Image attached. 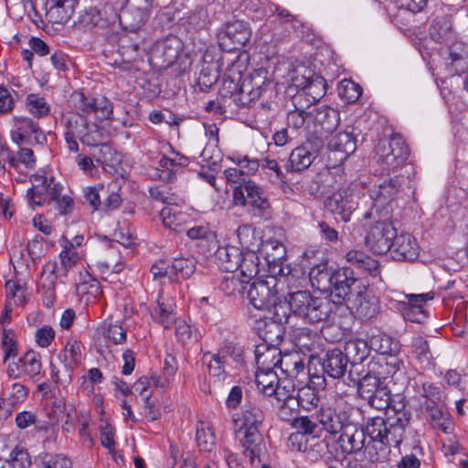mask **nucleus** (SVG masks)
I'll return each mask as SVG.
<instances>
[{
	"instance_id": "f257e3e1",
	"label": "nucleus",
	"mask_w": 468,
	"mask_h": 468,
	"mask_svg": "<svg viewBox=\"0 0 468 468\" xmlns=\"http://www.w3.org/2000/svg\"><path fill=\"white\" fill-rule=\"evenodd\" d=\"M409 422L407 412H395L387 419L370 418L365 429L351 421L341 431L340 447L344 453L355 455L361 462H387L391 447L400 444Z\"/></svg>"
},
{
	"instance_id": "f03ea898",
	"label": "nucleus",
	"mask_w": 468,
	"mask_h": 468,
	"mask_svg": "<svg viewBox=\"0 0 468 468\" xmlns=\"http://www.w3.org/2000/svg\"><path fill=\"white\" fill-rule=\"evenodd\" d=\"M333 303L326 298L315 297L309 291L289 292L283 304L276 310L277 324L286 323L290 314L301 318L304 323L317 324L327 320Z\"/></svg>"
},
{
	"instance_id": "7ed1b4c3",
	"label": "nucleus",
	"mask_w": 468,
	"mask_h": 468,
	"mask_svg": "<svg viewBox=\"0 0 468 468\" xmlns=\"http://www.w3.org/2000/svg\"><path fill=\"white\" fill-rule=\"evenodd\" d=\"M148 60L156 70L175 66L179 73L186 71L192 64L188 53L184 52L183 42L176 36L156 41L149 51Z\"/></svg>"
},
{
	"instance_id": "20e7f679",
	"label": "nucleus",
	"mask_w": 468,
	"mask_h": 468,
	"mask_svg": "<svg viewBox=\"0 0 468 468\" xmlns=\"http://www.w3.org/2000/svg\"><path fill=\"white\" fill-rule=\"evenodd\" d=\"M281 277L277 280L271 277L269 280L254 281L249 289L248 298L254 308L264 311L265 318L277 324L276 310L283 304V299L278 294L277 285L281 282Z\"/></svg>"
},
{
	"instance_id": "39448f33",
	"label": "nucleus",
	"mask_w": 468,
	"mask_h": 468,
	"mask_svg": "<svg viewBox=\"0 0 468 468\" xmlns=\"http://www.w3.org/2000/svg\"><path fill=\"white\" fill-rule=\"evenodd\" d=\"M409 154L408 145L399 135L380 141L376 148V161L380 173H395L406 163Z\"/></svg>"
},
{
	"instance_id": "423d86ee",
	"label": "nucleus",
	"mask_w": 468,
	"mask_h": 468,
	"mask_svg": "<svg viewBox=\"0 0 468 468\" xmlns=\"http://www.w3.org/2000/svg\"><path fill=\"white\" fill-rule=\"evenodd\" d=\"M400 186L399 177L395 176L372 188L369 191L372 206L364 214V218H375L376 216L392 218L393 203L400 191Z\"/></svg>"
},
{
	"instance_id": "0eeeda50",
	"label": "nucleus",
	"mask_w": 468,
	"mask_h": 468,
	"mask_svg": "<svg viewBox=\"0 0 468 468\" xmlns=\"http://www.w3.org/2000/svg\"><path fill=\"white\" fill-rule=\"evenodd\" d=\"M374 224L368 229L365 243L367 247L376 254H384L391 250L397 236L391 218L383 216H376Z\"/></svg>"
},
{
	"instance_id": "6e6552de",
	"label": "nucleus",
	"mask_w": 468,
	"mask_h": 468,
	"mask_svg": "<svg viewBox=\"0 0 468 468\" xmlns=\"http://www.w3.org/2000/svg\"><path fill=\"white\" fill-rule=\"evenodd\" d=\"M31 180L32 186L27 191V199L31 207L51 204L64 189V186L56 182L52 176L36 174Z\"/></svg>"
},
{
	"instance_id": "1a4fd4ad",
	"label": "nucleus",
	"mask_w": 468,
	"mask_h": 468,
	"mask_svg": "<svg viewBox=\"0 0 468 468\" xmlns=\"http://www.w3.org/2000/svg\"><path fill=\"white\" fill-rule=\"evenodd\" d=\"M62 122L66 128L65 133L78 136L83 144L98 145L102 140L99 126L94 122H89L80 113L69 112L63 116Z\"/></svg>"
},
{
	"instance_id": "9d476101",
	"label": "nucleus",
	"mask_w": 468,
	"mask_h": 468,
	"mask_svg": "<svg viewBox=\"0 0 468 468\" xmlns=\"http://www.w3.org/2000/svg\"><path fill=\"white\" fill-rule=\"evenodd\" d=\"M11 138L18 145L43 144L47 138L38 123L28 117H14Z\"/></svg>"
},
{
	"instance_id": "9b49d317",
	"label": "nucleus",
	"mask_w": 468,
	"mask_h": 468,
	"mask_svg": "<svg viewBox=\"0 0 468 468\" xmlns=\"http://www.w3.org/2000/svg\"><path fill=\"white\" fill-rule=\"evenodd\" d=\"M251 37V28L242 20L228 22L218 36L219 45L226 50L239 49Z\"/></svg>"
},
{
	"instance_id": "f8f14e48",
	"label": "nucleus",
	"mask_w": 468,
	"mask_h": 468,
	"mask_svg": "<svg viewBox=\"0 0 468 468\" xmlns=\"http://www.w3.org/2000/svg\"><path fill=\"white\" fill-rule=\"evenodd\" d=\"M360 282L353 276V271L349 268H340L331 271V280L328 286L331 295L337 302H347L351 295L355 294Z\"/></svg>"
},
{
	"instance_id": "ddd939ff",
	"label": "nucleus",
	"mask_w": 468,
	"mask_h": 468,
	"mask_svg": "<svg viewBox=\"0 0 468 468\" xmlns=\"http://www.w3.org/2000/svg\"><path fill=\"white\" fill-rule=\"evenodd\" d=\"M75 108L81 112L84 117L93 114L99 121L110 120L112 116V103L102 97L96 99L87 97L83 93H76L73 96Z\"/></svg>"
},
{
	"instance_id": "4468645a",
	"label": "nucleus",
	"mask_w": 468,
	"mask_h": 468,
	"mask_svg": "<svg viewBox=\"0 0 468 468\" xmlns=\"http://www.w3.org/2000/svg\"><path fill=\"white\" fill-rule=\"evenodd\" d=\"M261 245V250L264 254L272 274L284 278L287 281L291 270L288 266H283V261L286 258L284 245L274 239L262 241Z\"/></svg>"
},
{
	"instance_id": "2eb2a0df",
	"label": "nucleus",
	"mask_w": 468,
	"mask_h": 468,
	"mask_svg": "<svg viewBox=\"0 0 468 468\" xmlns=\"http://www.w3.org/2000/svg\"><path fill=\"white\" fill-rule=\"evenodd\" d=\"M356 149V140L351 131H344L333 134L328 142V159L335 166L342 164Z\"/></svg>"
},
{
	"instance_id": "dca6fc26",
	"label": "nucleus",
	"mask_w": 468,
	"mask_h": 468,
	"mask_svg": "<svg viewBox=\"0 0 468 468\" xmlns=\"http://www.w3.org/2000/svg\"><path fill=\"white\" fill-rule=\"evenodd\" d=\"M265 420L261 408L255 402H247L239 413L233 416V422L239 431L244 432H260Z\"/></svg>"
},
{
	"instance_id": "f3484780",
	"label": "nucleus",
	"mask_w": 468,
	"mask_h": 468,
	"mask_svg": "<svg viewBox=\"0 0 468 468\" xmlns=\"http://www.w3.org/2000/svg\"><path fill=\"white\" fill-rule=\"evenodd\" d=\"M318 146L307 141L294 148L287 160V172L299 173L307 169L318 156Z\"/></svg>"
},
{
	"instance_id": "a211bd4d",
	"label": "nucleus",
	"mask_w": 468,
	"mask_h": 468,
	"mask_svg": "<svg viewBox=\"0 0 468 468\" xmlns=\"http://www.w3.org/2000/svg\"><path fill=\"white\" fill-rule=\"evenodd\" d=\"M80 23L88 30L94 27L103 28L117 23V12L109 5H105L101 10L90 7L81 15Z\"/></svg>"
},
{
	"instance_id": "6ab92c4d",
	"label": "nucleus",
	"mask_w": 468,
	"mask_h": 468,
	"mask_svg": "<svg viewBox=\"0 0 468 468\" xmlns=\"http://www.w3.org/2000/svg\"><path fill=\"white\" fill-rule=\"evenodd\" d=\"M315 416L316 420L331 434L341 432L351 422L346 411H337L330 406L321 407Z\"/></svg>"
},
{
	"instance_id": "aec40b11",
	"label": "nucleus",
	"mask_w": 468,
	"mask_h": 468,
	"mask_svg": "<svg viewBox=\"0 0 468 468\" xmlns=\"http://www.w3.org/2000/svg\"><path fill=\"white\" fill-rule=\"evenodd\" d=\"M446 68L452 75H460L468 69V44L463 41L452 43L444 58Z\"/></svg>"
},
{
	"instance_id": "412c9836",
	"label": "nucleus",
	"mask_w": 468,
	"mask_h": 468,
	"mask_svg": "<svg viewBox=\"0 0 468 468\" xmlns=\"http://www.w3.org/2000/svg\"><path fill=\"white\" fill-rule=\"evenodd\" d=\"M325 205L331 212L341 215L345 221L349 220L350 215L356 208V202L348 188L335 192L326 199Z\"/></svg>"
},
{
	"instance_id": "4be33fe9",
	"label": "nucleus",
	"mask_w": 468,
	"mask_h": 468,
	"mask_svg": "<svg viewBox=\"0 0 468 468\" xmlns=\"http://www.w3.org/2000/svg\"><path fill=\"white\" fill-rule=\"evenodd\" d=\"M312 119L317 126L315 133L321 137L333 133L340 122L339 112L328 106H323L312 112Z\"/></svg>"
},
{
	"instance_id": "5701e85b",
	"label": "nucleus",
	"mask_w": 468,
	"mask_h": 468,
	"mask_svg": "<svg viewBox=\"0 0 468 468\" xmlns=\"http://www.w3.org/2000/svg\"><path fill=\"white\" fill-rule=\"evenodd\" d=\"M41 361L38 353L29 350L22 357H20L14 366L8 367V375L15 378L22 375L27 376L30 378H35L40 374Z\"/></svg>"
},
{
	"instance_id": "b1692460",
	"label": "nucleus",
	"mask_w": 468,
	"mask_h": 468,
	"mask_svg": "<svg viewBox=\"0 0 468 468\" xmlns=\"http://www.w3.org/2000/svg\"><path fill=\"white\" fill-rule=\"evenodd\" d=\"M350 308L355 309L356 314L364 318L370 319L379 312L378 301L366 295V288L358 286L355 294L346 302Z\"/></svg>"
},
{
	"instance_id": "393cba45",
	"label": "nucleus",
	"mask_w": 468,
	"mask_h": 468,
	"mask_svg": "<svg viewBox=\"0 0 468 468\" xmlns=\"http://www.w3.org/2000/svg\"><path fill=\"white\" fill-rule=\"evenodd\" d=\"M241 444L244 455L251 464L263 462L267 454V447L261 432H244Z\"/></svg>"
},
{
	"instance_id": "a878e982",
	"label": "nucleus",
	"mask_w": 468,
	"mask_h": 468,
	"mask_svg": "<svg viewBox=\"0 0 468 468\" xmlns=\"http://www.w3.org/2000/svg\"><path fill=\"white\" fill-rule=\"evenodd\" d=\"M419 255L416 239L409 233L397 235L391 247V256L395 261H413Z\"/></svg>"
},
{
	"instance_id": "bb28decb",
	"label": "nucleus",
	"mask_w": 468,
	"mask_h": 468,
	"mask_svg": "<svg viewBox=\"0 0 468 468\" xmlns=\"http://www.w3.org/2000/svg\"><path fill=\"white\" fill-rule=\"evenodd\" d=\"M58 265L55 261L46 263L39 279V292L43 294V303L50 307L55 300V287L58 280Z\"/></svg>"
},
{
	"instance_id": "cd10ccee",
	"label": "nucleus",
	"mask_w": 468,
	"mask_h": 468,
	"mask_svg": "<svg viewBox=\"0 0 468 468\" xmlns=\"http://www.w3.org/2000/svg\"><path fill=\"white\" fill-rule=\"evenodd\" d=\"M350 362L338 348L328 350L323 362V369L330 378H345Z\"/></svg>"
},
{
	"instance_id": "c85d7f7f",
	"label": "nucleus",
	"mask_w": 468,
	"mask_h": 468,
	"mask_svg": "<svg viewBox=\"0 0 468 468\" xmlns=\"http://www.w3.org/2000/svg\"><path fill=\"white\" fill-rule=\"evenodd\" d=\"M75 289L80 301L86 304L94 303L101 293L99 281L89 272L80 273Z\"/></svg>"
},
{
	"instance_id": "c756f323",
	"label": "nucleus",
	"mask_w": 468,
	"mask_h": 468,
	"mask_svg": "<svg viewBox=\"0 0 468 468\" xmlns=\"http://www.w3.org/2000/svg\"><path fill=\"white\" fill-rule=\"evenodd\" d=\"M264 81H257L254 76L246 77L242 80L239 90L234 97V102L239 107H247L252 101L259 99L261 92Z\"/></svg>"
},
{
	"instance_id": "7c9ffc66",
	"label": "nucleus",
	"mask_w": 468,
	"mask_h": 468,
	"mask_svg": "<svg viewBox=\"0 0 468 468\" xmlns=\"http://www.w3.org/2000/svg\"><path fill=\"white\" fill-rule=\"evenodd\" d=\"M173 154L174 156L172 157L163 155L158 162L161 172L159 173V168H157L155 176L163 181H173L176 177V174L189 164V160L186 156L178 153H173Z\"/></svg>"
},
{
	"instance_id": "2f4dec72",
	"label": "nucleus",
	"mask_w": 468,
	"mask_h": 468,
	"mask_svg": "<svg viewBox=\"0 0 468 468\" xmlns=\"http://www.w3.org/2000/svg\"><path fill=\"white\" fill-rule=\"evenodd\" d=\"M404 368V362L395 353L378 356L371 364L370 372L382 378L393 377Z\"/></svg>"
},
{
	"instance_id": "473e14b6",
	"label": "nucleus",
	"mask_w": 468,
	"mask_h": 468,
	"mask_svg": "<svg viewBox=\"0 0 468 468\" xmlns=\"http://www.w3.org/2000/svg\"><path fill=\"white\" fill-rule=\"evenodd\" d=\"M381 378L376 374L367 373L364 377L359 378L354 376V371L349 369L347 378L345 379V382L348 385H356L358 393L360 397L364 399L369 398V396L374 393L378 388H382L380 385L379 379Z\"/></svg>"
},
{
	"instance_id": "72a5a7b5",
	"label": "nucleus",
	"mask_w": 468,
	"mask_h": 468,
	"mask_svg": "<svg viewBox=\"0 0 468 468\" xmlns=\"http://www.w3.org/2000/svg\"><path fill=\"white\" fill-rule=\"evenodd\" d=\"M254 354L257 369L280 367V359L282 356L276 346L262 343L256 346Z\"/></svg>"
},
{
	"instance_id": "f704fd0d",
	"label": "nucleus",
	"mask_w": 468,
	"mask_h": 468,
	"mask_svg": "<svg viewBox=\"0 0 468 468\" xmlns=\"http://www.w3.org/2000/svg\"><path fill=\"white\" fill-rule=\"evenodd\" d=\"M427 397V395H425ZM426 412V418L431 422L433 427L438 428L441 431L448 433L451 429V421L447 418V413L442 407L439 405L433 399L426 398L423 402Z\"/></svg>"
},
{
	"instance_id": "c9c22d12",
	"label": "nucleus",
	"mask_w": 468,
	"mask_h": 468,
	"mask_svg": "<svg viewBox=\"0 0 468 468\" xmlns=\"http://www.w3.org/2000/svg\"><path fill=\"white\" fill-rule=\"evenodd\" d=\"M255 382L257 388L261 393L267 396L276 395L278 399H282L280 397L279 378L273 369H257Z\"/></svg>"
},
{
	"instance_id": "e433bc0d",
	"label": "nucleus",
	"mask_w": 468,
	"mask_h": 468,
	"mask_svg": "<svg viewBox=\"0 0 468 468\" xmlns=\"http://www.w3.org/2000/svg\"><path fill=\"white\" fill-rule=\"evenodd\" d=\"M225 5L230 10H239L240 12L251 15L253 18L262 19L267 17L265 7L269 2L265 0H225Z\"/></svg>"
},
{
	"instance_id": "4c0bfd02",
	"label": "nucleus",
	"mask_w": 468,
	"mask_h": 468,
	"mask_svg": "<svg viewBox=\"0 0 468 468\" xmlns=\"http://www.w3.org/2000/svg\"><path fill=\"white\" fill-rule=\"evenodd\" d=\"M59 244L62 250L58 255L59 266H58V271L60 276L67 277L69 271L80 260V254L79 250L73 248L69 239L65 237L60 239Z\"/></svg>"
},
{
	"instance_id": "58836bf2",
	"label": "nucleus",
	"mask_w": 468,
	"mask_h": 468,
	"mask_svg": "<svg viewBox=\"0 0 468 468\" xmlns=\"http://www.w3.org/2000/svg\"><path fill=\"white\" fill-rule=\"evenodd\" d=\"M371 347L367 341L360 338L352 339L346 343L344 354L350 362L351 368L362 363L370 354Z\"/></svg>"
},
{
	"instance_id": "ea45409f",
	"label": "nucleus",
	"mask_w": 468,
	"mask_h": 468,
	"mask_svg": "<svg viewBox=\"0 0 468 468\" xmlns=\"http://www.w3.org/2000/svg\"><path fill=\"white\" fill-rule=\"evenodd\" d=\"M239 269L240 272V282L247 283L257 276L260 271V259L255 250H247L240 252V261H239Z\"/></svg>"
},
{
	"instance_id": "a19ab883",
	"label": "nucleus",
	"mask_w": 468,
	"mask_h": 468,
	"mask_svg": "<svg viewBox=\"0 0 468 468\" xmlns=\"http://www.w3.org/2000/svg\"><path fill=\"white\" fill-rule=\"evenodd\" d=\"M241 66L232 63L227 68L222 80L220 93L224 97H235L242 81Z\"/></svg>"
},
{
	"instance_id": "79ce46f5",
	"label": "nucleus",
	"mask_w": 468,
	"mask_h": 468,
	"mask_svg": "<svg viewBox=\"0 0 468 468\" xmlns=\"http://www.w3.org/2000/svg\"><path fill=\"white\" fill-rule=\"evenodd\" d=\"M429 35L431 38L437 43H446L450 41L454 36L450 17L441 16L434 18L429 28Z\"/></svg>"
},
{
	"instance_id": "37998d69",
	"label": "nucleus",
	"mask_w": 468,
	"mask_h": 468,
	"mask_svg": "<svg viewBox=\"0 0 468 468\" xmlns=\"http://www.w3.org/2000/svg\"><path fill=\"white\" fill-rule=\"evenodd\" d=\"M247 194V206L260 213L265 212L270 207L269 200L263 189L255 182L249 180L244 182Z\"/></svg>"
},
{
	"instance_id": "c03bdc74",
	"label": "nucleus",
	"mask_w": 468,
	"mask_h": 468,
	"mask_svg": "<svg viewBox=\"0 0 468 468\" xmlns=\"http://www.w3.org/2000/svg\"><path fill=\"white\" fill-rule=\"evenodd\" d=\"M150 16L142 11H133L126 5L120 13H117V22L125 30L135 31L145 24Z\"/></svg>"
},
{
	"instance_id": "a18cd8bd",
	"label": "nucleus",
	"mask_w": 468,
	"mask_h": 468,
	"mask_svg": "<svg viewBox=\"0 0 468 468\" xmlns=\"http://www.w3.org/2000/svg\"><path fill=\"white\" fill-rule=\"evenodd\" d=\"M47 16L53 23L65 24L71 16L74 0H48Z\"/></svg>"
},
{
	"instance_id": "49530a36",
	"label": "nucleus",
	"mask_w": 468,
	"mask_h": 468,
	"mask_svg": "<svg viewBox=\"0 0 468 468\" xmlns=\"http://www.w3.org/2000/svg\"><path fill=\"white\" fill-rule=\"evenodd\" d=\"M241 250L235 246L218 247L215 256L221 269L227 272H234L239 269Z\"/></svg>"
},
{
	"instance_id": "de8ad7c7",
	"label": "nucleus",
	"mask_w": 468,
	"mask_h": 468,
	"mask_svg": "<svg viewBox=\"0 0 468 468\" xmlns=\"http://www.w3.org/2000/svg\"><path fill=\"white\" fill-rule=\"evenodd\" d=\"M351 266L366 271L373 275L378 273V261L360 250H351L346 254Z\"/></svg>"
},
{
	"instance_id": "09e8293b",
	"label": "nucleus",
	"mask_w": 468,
	"mask_h": 468,
	"mask_svg": "<svg viewBox=\"0 0 468 468\" xmlns=\"http://www.w3.org/2000/svg\"><path fill=\"white\" fill-rule=\"evenodd\" d=\"M325 93V80L322 76L314 74L307 85L305 90L303 92H298L297 94H301L303 96V101H305L304 104L307 108H309L312 103H314L315 101L322 99Z\"/></svg>"
},
{
	"instance_id": "8fccbe9b",
	"label": "nucleus",
	"mask_w": 468,
	"mask_h": 468,
	"mask_svg": "<svg viewBox=\"0 0 468 468\" xmlns=\"http://www.w3.org/2000/svg\"><path fill=\"white\" fill-rule=\"evenodd\" d=\"M218 66L213 60L212 56L206 51L202 57L201 69L199 70L198 81L206 87H210L218 80Z\"/></svg>"
},
{
	"instance_id": "3c124183",
	"label": "nucleus",
	"mask_w": 468,
	"mask_h": 468,
	"mask_svg": "<svg viewBox=\"0 0 468 468\" xmlns=\"http://www.w3.org/2000/svg\"><path fill=\"white\" fill-rule=\"evenodd\" d=\"M294 109L290 111L287 115L288 125L298 129L302 127L307 119H312V112L305 110L306 105L303 102V96L295 94L292 97Z\"/></svg>"
},
{
	"instance_id": "603ef678",
	"label": "nucleus",
	"mask_w": 468,
	"mask_h": 468,
	"mask_svg": "<svg viewBox=\"0 0 468 468\" xmlns=\"http://www.w3.org/2000/svg\"><path fill=\"white\" fill-rule=\"evenodd\" d=\"M98 332L113 345H121L126 340V330L118 322L105 321L98 328Z\"/></svg>"
},
{
	"instance_id": "864d4df0",
	"label": "nucleus",
	"mask_w": 468,
	"mask_h": 468,
	"mask_svg": "<svg viewBox=\"0 0 468 468\" xmlns=\"http://www.w3.org/2000/svg\"><path fill=\"white\" fill-rule=\"evenodd\" d=\"M38 468H71L69 458L62 453L41 452L35 458Z\"/></svg>"
},
{
	"instance_id": "5fc2aeb1",
	"label": "nucleus",
	"mask_w": 468,
	"mask_h": 468,
	"mask_svg": "<svg viewBox=\"0 0 468 468\" xmlns=\"http://www.w3.org/2000/svg\"><path fill=\"white\" fill-rule=\"evenodd\" d=\"M160 218L166 228L176 232H182L185 229L186 215L178 211L176 207H164L160 212Z\"/></svg>"
},
{
	"instance_id": "6e6d98bb",
	"label": "nucleus",
	"mask_w": 468,
	"mask_h": 468,
	"mask_svg": "<svg viewBox=\"0 0 468 468\" xmlns=\"http://www.w3.org/2000/svg\"><path fill=\"white\" fill-rule=\"evenodd\" d=\"M60 364L76 368L81 362L80 346L77 341L68 342L58 356Z\"/></svg>"
},
{
	"instance_id": "4d7b16f0",
	"label": "nucleus",
	"mask_w": 468,
	"mask_h": 468,
	"mask_svg": "<svg viewBox=\"0 0 468 468\" xmlns=\"http://www.w3.org/2000/svg\"><path fill=\"white\" fill-rule=\"evenodd\" d=\"M203 359L207 362V368L209 374L217 378L218 381H221L226 377L225 367L228 365L227 356L224 354H209L204 355Z\"/></svg>"
},
{
	"instance_id": "13d9d810",
	"label": "nucleus",
	"mask_w": 468,
	"mask_h": 468,
	"mask_svg": "<svg viewBox=\"0 0 468 468\" xmlns=\"http://www.w3.org/2000/svg\"><path fill=\"white\" fill-rule=\"evenodd\" d=\"M280 368L286 376L297 378L303 373L304 363L297 353L284 355L280 359Z\"/></svg>"
},
{
	"instance_id": "bf43d9fd",
	"label": "nucleus",
	"mask_w": 468,
	"mask_h": 468,
	"mask_svg": "<svg viewBox=\"0 0 468 468\" xmlns=\"http://www.w3.org/2000/svg\"><path fill=\"white\" fill-rule=\"evenodd\" d=\"M239 244L247 250H255L259 247L261 237L251 225H241L237 229Z\"/></svg>"
},
{
	"instance_id": "052dcab7",
	"label": "nucleus",
	"mask_w": 468,
	"mask_h": 468,
	"mask_svg": "<svg viewBox=\"0 0 468 468\" xmlns=\"http://www.w3.org/2000/svg\"><path fill=\"white\" fill-rule=\"evenodd\" d=\"M26 110L36 118L47 116L50 107L44 97L36 93H30L26 98Z\"/></svg>"
},
{
	"instance_id": "680f3d73",
	"label": "nucleus",
	"mask_w": 468,
	"mask_h": 468,
	"mask_svg": "<svg viewBox=\"0 0 468 468\" xmlns=\"http://www.w3.org/2000/svg\"><path fill=\"white\" fill-rule=\"evenodd\" d=\"M292 425L296 430V432L302 433L305 436H311L312 441L319 438V433L322 431L318 424L314 420H311L308 416L294 418L292 420Z\"/></svg>"
},
{
	"instance_id": "e2e57ef3",
	"label": "nucleus",
	"mask_w": 468,
	"mask_h": 468,
	"mask_svg": "<svg viewBox=\"0 0 468 468\" xmlns=\"http://www.w3.org/2000/svg\"><path fill=\"white\" fill-rule=\"evenodd\" d=\"M151 316L154 322L160 324L165 329L170 328L176 321L171 307L165 303H160L159 301L151 312Z\"/></svg>"
},
{
	"instance_id": "0e129e2a",
	"label": "nucleus",
	"mask_w": 468,
	"mask_h": 468,
	"mask_svg": "<svg viewBox=\"0 0 468 468\" xmlns=\"http://www.w3.org/2000/svg\"><path fill=\"white\" fill-rule=\"evenodd\" d=\"M195 271L196 260L193 257L175 258L171 265V271L183 279L190 278Z\"/></svg>"
},
{
	"instance_id": "69168bd1",
	"label": "nucleus",
	"mask_w": 468,
	"mask_h": 468,
	"mask_svg": "<svg viewBox=\"0 0 468 468\" xmlns=\"http://www.w3.org/2000/svg\"><path fill=\"white\" fill-rule=\"evenodd\" d=\"M196 440L200 451L211 452L215 448V436L209 427H205L203 422L197 427Z\"/></svg>"
},
{
	"instance_id": "338daca9",
	"label": "nucleus",
	"mask_w": 468,
	"mask_h": 468,
	"mask_svg": "<svg viewBox=\"0 0 468 468\" xmlns=\"http://www.w3.org/2000/svg\"><path fill=\"white\" fill-rule=\"evenodd\" d=\"M294 406L302 407L305 410H311L317 406L319 398L316 396L314 389L310 387H303L297 391L296 397L293 396Z\"/></svg>"
},
{
	"instance_id": "774afa93",
	"label": "nucleus",
	"mask_w": 468,
	"mask_h": 468,
	"mask_svg": "<svg viewBox=\"0 0 468 468\" xmlns=\"http://www.w3.org/2000/svg\"><path fill=\"white\" fill-rule=\"evenodd\" d=\"M6 468H31V460L28 452L22 447H15L9 459L5 461Z\"/></svg>"
}]
</instances>
